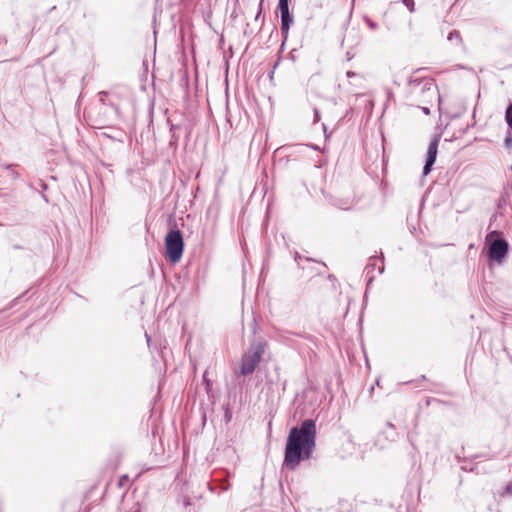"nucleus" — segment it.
Instances as JSON below:
<instances>
[{
	"instance_id": "obj_1",
	"label": "nucleus",
	"mask_w": 512,
	"mask_h": 512,
	"mask_svg": "<svg viewBox=\"0 0 512 512\" xmlns=\"http://www.w3.org/2000/svg\"><path fill=\"white\" fill-rule=\"evenodd\" d=\"M316 423L305 419L299 427L290 429L284 452L283 468L296 470L300 463L311 459L316 448Z\"/></svg>"
},
{
	"instance_id": "obj_2",
	"label": "nucleus",
	"mask_w": 512,
	"mask_h": 512,
	"mask_svg": "<svg viewBox=\"0 0 512 512\" xmlns=\"http://www.w3.org/2000/svg\"><path fill=\"white\" fill-rule=\"evenodd\" d=\"M266 345V342L263 341H254L250 344L248 351L241 358V375L246 376L254 372L265 352Z\"/></svg>"
},
{
	"instance_id": "obj_3",
	"label": "nucleus",
	"mask_w": 512,
	"mask_h": 512,
	"mask_svg": "<svg viewBox=\"0 0 512 512\" xmlns=\"http://www.w3.org/2000/svg\"><path fill=\"white\" fill-rule=\"evenodd\" d=\"M167 256L172 263H177L183 254L184 242L179 230H171L165 237Z\"/></svg>"
},
{
	"instance_id": "obj_4",
	"label": "nucleus",
	"mask_w": 512,
	"mask_h": 512,
	"mask_svg": "<svg viewBox=\"0 0 512 512\" xmlns=\"http://www.w3.org/2000/svg\"><path fill=\"white\" fill-rule=\"evenodd\" d=\"M509 245L504 239H496L492 241L488 249L489 259L500 263L507 255Z\"/></svg>"
},
{
	"instance_id": "obj_5",
	"label": "nucleus",
	"mask_w": 512,
	"mask_h": 512,
	"mask_svg": "<svg viewBox=\"0 0 512 512\" xmlns=\"http://www.w3.org/2000/svg\"><path fill=\"white\" fill-rule=\"evenodd\" d=\"M408 85L410 93L414 95L434 93V84L428 78H410Z\"/></svg>"
},
{
	"instance_id": "obj_6",
	"label": "nucleus",
	"mask_w": 512,
	"mask_h": 512,
	"mask_svg": "<svg viewBox=\"0 0 512 512\" xmlns=\"http://www.w3.org/2000/svg\"><path fill=\"white\" fill-rule=\"evenodd\" d=\"M439 136H435L430 142L427 150L426 162L423 167V175H428L432 169L433 164L436 161L438 151Z\"/></svg>"
},
{
	"instance_id": "obj_7",
	"label": "nucleus",
	"mask_w": 512,
	"mask_h": 512,
	"mask_svg": "<svg viewBox=\"0 0 512 512\" xmlns=\"http://www.w3.org/2000/svg\"><path fill=\"white\" fill-rule=\"evenodd\" d=\"M281 13V31L287 37L293 17L289 13V6L278 7Z\"/></svg>"
},
{
	"instance_id": "obj_8",
	"label": "nucleus",
	"mask_w": 512,
	"mask_h": 512,
	"mask_svg": "<svg viewBox=\"0 0 512 512\" xmlns=\"http://www.w3.org/2000/svg\"><path fill=\"white\" fill-rule=\"evenodd\" d=\"M448 41H450L451 43L455 44V45H460L461 42H462V38H461V35L458 31L456 30H453L449 33L448 37H447Z\"/></svg>"
},
{
	"instance_id": "obj_9",
	"label": "nucleus",
	"mask_w": 512,
	"mask_h": 512,
	"mask_svg": "<svg viewBox=\"0 0 512 512\" xmlns=\"http://www.w3.org/2000/svg\"><path fill=\"white\" fill-rule=\"evenodd\" d=\"M378 266L379 267V273H382L383 270H384V266H383V263H382V259L378 258V257H371L369 259V263L367 265V268H370V267H376Z\"/></svg>"
},
{
	"instance_id": "obj_10",
	"label": "nucleus",
	"mask_w": 512,
	"mask_h": 512,
	"mask_svg": "<svg viewBox=\"0 0 512 512\" xmlns=\"http://www.w3.org/2000/svg\"><path fill=\"white\" fill-rule=\"evenodd\" d=\"M505 120H506L509 128L512 130V103L506 109Z\"/></svg>"
},
{
	"instance_id": "obj_11",
	"label": "nucleus",
	"mask_w": 512,
	"mask_h": 512,
	"mask_svg": "<svg viewBox=\"0 0 512 512\" xmlns=\"http://www.w3.org/2000/svg\"><path fill=\"white\" fill-rule=\"evenodd\" d=\"M364 21L365 23L367 24V26L372 29V30H376L378 28V24L374 21H372L370 18L368 17H365L364 18Z\"/></svg>"
},
{
	"instance_id": "obj_12",
	"label": "nucleus",
	"mask_w": 512,
	"mask_h": 512,
	"mask_svg": "<svg viewBox=\"0 0 512 512\" xmlns=\"http://www.w3.org/2000/svg\"><path fill=\"white\" fill-rule=\"evenodd\" d=\"M402 2L409 9L410 12H414V0H402Z\"/></svg>"
},
{
	"instance_id": "obj_13",
	"label": "nucleus",
	"mask_w": 512,
	"mask_h": 512,
	"mask_svg": "<svg viewBox=\"0 0 512 512\" xmlns=\"http://www.w3.org/2000/svg\"><path fill=\"white\" fill-rule=\"evenodd\" d=\"M505 146L507 148H512V135L508 134L505 138Z\"/></svg>"
},
{
	"instance_id": "obj_14",
	"label": "nucleus",
	"mask_w": 512,
	"mask_h": 512,
	"mask_svg": "<svg viewBox=\"0 0 512 512\" xmlns=\"http://www.w3.org/2000/svg\"><path fill=\"white\" fill-rule=\"evenodd\" d=\"M6 168L10 170L11 177H13V178L18 177V173L13 169V165H8V166H6Z\"/></svg>"
},
{
	"instance_id": "obj_15",
	"label": "nucleus",
	"mask_w": 512,
	"mask_h": 512,
	"mask_svg": "<svg viewBox=\"0 0 512 512\" xmlns=\"http://www.w3.org/2000/svg\"><path fill=\"white\" fill-rule=\"evenodd\" d=\"M127 512H140V506L138 503L133 504V506Z\"/></svg>"
},
{
	"instance_id": "obj_16",
	"label": "nucleus",
	"mask_w": 512,
	"mask_h": 512,
	"mask_svg": "<svg viewBox=\"0 0 512 512\" xmlns=\"http://www.w3.org/2000/svg\"><path fill=\"white\" fill-rule=\"evenodd\" d=\"M289 0H279L278 7H286L289 6Z\"/></svg>"
},
{
	"instance_id": "obj_17",
	"label": "nucleus",
	"mask_w": 512,
	"mask_h": 512,
	"mask_svg": "<svg viewBox=\"0 0 512 512\" xmlns=\"http://www.w3.org/2000/svg\"><path fill=\"white\" fill-rule=\"evenodd\" d=\"M320 120L319 111L315 108L314 109V121L317 122Z\"/></svg>"
},
{
	"instance_id": "obj_18",
	"label": "nucleus",
	"mask_w": 512,
	"mask_h": 512,
	"mask_svg": "<svg viewBox=\"0 0 512 512\" xmlns=\"http://www.w3.org/2000/svg\"><path fill=\"white\" fill-rule=\"evenodd\" d=\"M392 100H394V95L390 90H388L387 91V101H392Z\"/></svg>"
},
{
	"instance_id": "obj_19",
	"label": "nucleus",
	"mask_w": 512,
	"mask_h": 512,
	"mask_svg": "<svg viewBox=\"0 0 512 512\" xmlns=\"http://www.w3.org/2000/svg\"><path fill=\"white\" fill-rule=\"evenodd\" d=\"M183 505H184L185 507L190 506V505H191V503H190V499H189V498H187V497H184V499H183Z\"/></svg>"
},
{
	"instance_id": "obj_20",
	"label": "nucleus",
	"mask_w": 512,
	"mask_h": 512,
	"mask_svg": "<svg viewBox=\"0 0 512 512\" xmlns=\"http://www.w3.org/2000/svg\"><path fill=\"white\" fill-rule=\"evenodd\" d=\"M229 488H230V485H229V484L222 485V486L220 487L221 491H223V492L228 491V490H229Z\"/></svg>"
},
{
	"instance_id": "obj_21",
	"label": "nucleus",
	"mask_w": 512,
	"mask_h": 512,
	"mask_svg": "<svg viewBox=\"0 0 512 512\" xmlns=\"http://www.w3.org/2000/svg\"><path fill=\"white\" fill-rule=\"evenodd\" d=\"M346 75H347V77H349V78H350V77L358 76V74H356V73H354V72H352V71H348V72L346 73Z\"/></svg>"
},
{
	"instance_id": "obj_22",
	"label": "nucleus",
	"mask_w": 512,
	"mask_h": 512,
	"mask_svg": "<svg viewBox=\"0 0 512 512\" xmlns=\"http://www.w3.org/2000/svg\"><path fill=\"white\" fill-rule=\"evenodd\" d=\"M512 491V485H507L505 488V493L510 494Z\"/></svg>"
},
{
	"instance_id": "obj_23",
	"label": "nucleus",
	"mask_w": 512,
	"mask_h": 512,
	"mask_svg": "<svg viewBox=\"0 0 512 512\" xmlns=\"http://www.w3.org/2000/svg\"><path fill=\"white\" fill-rule=\"evenodd\" d=\"M423 112L428 115L430 113V110L429 108L424 107Z\"/></svg>"
},
{
	"instance_id": "obj_24",
	"label": "nucleus",
	"mask_w": 512,
	"mask_h": 512,
	"mask_svg": "<svg viewBox=\"0 0 512 512\" xmlns=\"http://www.w3.org/2000/svg\"><path fill=\"white\" fill-rule=\"evenodd\" d=\"M208 489L211 491V492H214V487L211 486L210 484H208Z\"/></svg>"
},
{
	"instance_id": "obj_25",
	"label": "nucleus",
	"mask_w": 512,
	"mask_h": 512,
	"mask_svg": "<svg viewBox=\"0 0 512 512\" xmlns=\"http://www.w3.org/2000/svg\"><path fill=\"white\" fill-rule=\"evenodd\" d=\"M145 337H146V339H147V342L149 343V341H150V337L148 336V334H147V333L145 334Z\"/></svg>"
}]
</instances>
